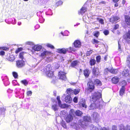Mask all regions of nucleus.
I'll list each match as a JSON object with an SVG mask.
<instances>
[{
  "mask_svg": "<svg viewBox=\"0 0 130 130\" xmlns=\"http://www.w3.org/2000/svg\"><path fill=\"white\" fill-rule=\"evenodd\" d=\"M92 53V51H88L87 53V56L89 55Z\"/></svg>",
  "mask_w": 130,
  "mask_h": 130,
  "instance_id": "53",
  "label": "nucleus"
},
{
  "mask_svg": "<svg viewBox=\"0 0 130 130\" xmlns=\"http://www.w3.org/2000/svg\"><path fill=\"white\" fill-rule=\"evenodd\" d=\"M5 54V52L3 51H2L0 52V54L2 55H3Z\"/></svg>",
  "mask_w": 130,
  "mask_h": 130,
  "instance_id": "58",
  "label": "nucleus"
},
{
  "mask_svg": "<svg viewBox=\"0 0 130 130\" xmlns=\"http://www.w3.org/2000/svg\"><path fill=\"white\" fill-rule=\"evenodd\" d=\"M119 79L117 77H114V84H116L119 81Z\"/></svg>",
  "mask_w": 130,
  "mask_h": 130,
  "instance_id": "36",
  "label": "nucleus"
},
{
  "mask_svg": "<svg viewBox=\"0 0 130 130\" xmlns=\"http://www.w3.org/2000/svg\"><path fill=\"white\" fill-rule=\"evenodd\" d=\"M100 35V32L98 31L95 32L94 34V35L95 37H98Z\"/></svg>",
  "mask_w": 130,
  "mask_h": 130,
  "instance_id": "41",
  "label": "nucleus"
},
{
  "mask_svg": "<svg viewBox=\"0 0 130 130\" xmlns=\"http://www.w3.org/2000/svg\"><path fill=\"white\" fill-rule=\"evenodd\" d=\"M127 62L128 63H130V56L128 57L127 58Z\"/></svg>",
  "mask_w": 130,
  "mask_h": 130,
  "instance_id": "52",
  "label": "nucleus"
},
{
  "mask_svg": "<svg viewBox=\"0 0 130 130\" xmlns=\"http://www.w3.org/2000/svg\"><path fill=\"white\" fill-rule=\"evenodd\" d=\"M92 117L96 122H97L99 121L100 119L99 115L97 112H94L92 115Z\"/></svg>",
  "mask_w": 130,
  "mask_h": 130,
  "instance_id": "4",
  "label": "nucleus"
},
{
  "mask_svg": "<svg viewBox=\"0 0 130 130\" xmlns=\"http://www.w3.org/2000/svg\"><path fill=\"white\" fill-rule=\"evenodd\" d=\"M73 118V117L72 115H69L66 117V120L67 122H70L72 120Z\"/></svg>",
  "mask_w": 130,
  "mask_h": 130,
  "instance_id": "8",
  "label": "nucleus"
},
{
  "mask_svg": "<svg viewBox=\"0 0 130 130\" xmlns=\"http://www.w3.org/2000/svg\"><path fill=\"white\" fill-rule=\"evenodd\" d=\"M57 52L59 53L65 54L66 52V50L64 48L59 49L57 50Z\"/></svg>",
  "mask_w": 130,
  "mask_h": 130,
  "instance_id": "20",
  "label": "nucleus"
},
{
  "mask_svg": "<svg viewBox=\"0 0 130 130\" xmlns=\"http://www.w3.org/2000/svg\"><path fill=\"white\" fill-rule=\"evenodd\" d=\"M95 61L94 59H91L90 61V64L91 66L94 65L95 63Z\"/></svg>",
  "mask_w": 130,
  "mask_h": 130,
  "instance_id": "31",
  "label": "nucleus"
},
{
  "mask_svg": "<svg viewBox=\"0 0 130 130\" xmlns=\"http://www.w3.org/2000/svg\"><path fill=\"white\" fill-rule=\"evenodd\" d=\"M0 110H1L2 112L6 110V109L4 108H0Z\"/></svg>",
  "mask_w": 130,
  "mask_h": 130,
  "instance_id": "59",
  "label": "nucleus"
},
{
  "mask_svg": "<svg viewBox=\"0 0 130 130\" xmlns=\"http://www.w3.org/2000/svg\"><path fill=\"white\" fill-rule=\"evenodd\" d=\"M27 94L28 96H30L32 94V92L31 91H28L27 92Z\"/></svg>",
  "mask_w": 130,
  "mask_h": 130,
  "instance_id": "51",
  "label": "nucleus"
},
{
  "mask_svg": "<svg viewBox=\"0 0 130 130\" xmlns=\"http://www.w3.org/2000/svg\"><path fill=\"white\" fill-rule=\"evenodd\" d=\"M79 105L80 106H82L83 107H84L86 108L87 107V106L86 104V102L84 100H82L80 101L79 103Z\"/></svg>",
  "mask_w": 130,
  "mask_h": 130,
  "instance_id": "13",
  "label": "nucleus"
},
{
  "mask_svg": "<svg viewBox=\"0 0 130 130\" xmlns=\"http://www.w3.org/2000/svg\"><path fill=\"white\" fill-rule=\"evenodd\" d=\"M46 46L49 47H50L51 48H54V47L53 45L50 44H46Z\"/></svg>",
  "mask_w": 130,
  "mask_h": 130,
  "instance_id": "44",
  "label": "nucleus"
},
{
  "mask_svg": "<svg viewBox=\"0 0 130 130\" xmlns=\"http://www.w3.org/2000/svg\"><path fill=\"white\" fill-rule=\"evenodd\" d=\"M52 108L54 111H57L58 109V106L56 105H54L52 106Z\"/></svg>",
  "mask_w": 130,
  "mask_h": 130,
  "instance_id": "28",
  "label": "nucleus"
},
{
  "mask_svg": "<svg viewBox=\"0 0 130 130\" xmlns=\"http://www.w3.org/2000/svg\"><path fill=\"white\" fill-rule=\"evenodd\" d=\"M99 22L100 23H101L102 24H104V22L103 19H100L99 20Z\"/></svg>",
  "mask_w": 130,
  "mask_h": 130,
  "instance_id": "54",
  "label": "nucleus"
},
{
  "mask_svg": "<svg viewBox=\"0 0 130 130\" xmlns=\"http://www.w3.org/2000/svg\"><path fill=\"white\" fill-rule=\"evenodd\" d=\"M129 71L127 70H124L122 73V75L123 76H126L128 75Z\"/></svg>",
  "mask_w": 130,
  "mask_h": 130,
  "instance_id": "16",
  "label": "nucleus"
},
{
  "mask_svg": "<svg viewBox=\"0 0 130 130\" xmlns=\"http://www.w3.org/2000/svg\"><path fill=\"white\" fill-rule=\"evenodd\" d=\"M26 43L27 44L30 45H32L33 44V43L32 42H27Z\"/></svg>",
  "mask_w": 130,
  "mask_h": 130,
  "instance_id": "55",
  "label": "nucleus"
},
{
  "mask_svg": "<svg viewBox=\"0 0 130 130\" xmlns=\"http://www.w3.org/2000/svg\"><path fill=\"white\" fill-rule=\"evenodd\" d=\"M2 49L4 50H8V48L6 47H4L2 48Z\"/></svg>",
  "mask_w": 130,
  "mask_h": 130,
  "instance_id": "61",
  "label": "nucleus"
},
{
  "mask_svg": "<svg viewBox=\"0 0 130 130\" xmlns=\"http://www.w3.org/2000/svg\"><path fill=\"white\" fill-rule=\"evenodd\" d=\"M122 83L124 85H125L126 84V82L125 80H123L122 82Z\"/></svg>",
  "mask_w": 130,
  "mask_h": 130,
  "instance_id": "57",
  "label": "nucleus"
},
{
  "mask_svg": "<svg viewBox=\"0 0 130 130\" xmlns=\"http://www.w3.org/2000/svg\"><path fill=\"white\" fill-rule=\"evenodd\" d=\"M125 21L126 24L128 25H130V17L128 15L125 16Z\"/></svg>",
  "mask_w": 130,
  "mask_h": 130,
  "instance_id": "11",
  "label": "nucleus"
},
{
  "mask_svg": "<svg viewBox=\"0 0 130 130\" xmlns=\"http://www.w3.org/2000/svg\"><path fill=\"white\" fill-rule=\"evenodd\" d=\"M15 59V57L13 55H10L8 58V59L11 61H13Z\"/></svg>",
  "mask_w": 130,
  "mask_h": 130,
  "instance_id": "25",
  "label": "nucleus"
},
{
  "mask_svg": "<svg viewBox=\"0 0 130 130\" xmlns=\"http://www.w3.org/2000/svg\"><path fill=\"white\" fill-rule=\"evenodd\" d=\"M102 130H109V129L105 128H103L102 129Z\"/></svg>",
  "mask_w": 130,
  "mask_h": 130,
  "instance_id": "64",
  "label": "nucleus"
},
{
  "mask_svg": "<svg viewBox=\"0 0 130 130\" xmlns=\"http://www.w3.org/2000/svg\"><path fill=\"white\" fill-rule=\"evenodd\" d=\"M91 130H99L98 128L92 125L90 128Z\"/></svg>",
  "mask_w": 130,
  "mask_h": 130,
  "instance_id": "39",
  "label": "nucleus"
},
{
  "mask_svg": "<svg viewBox=\"0 0 130 130\" xmlns=\"http://www.w3.org/2000/svg\"><path fill=\"white\" fill-rule=\"evenodd\" d=\"M21 83L25 86H26L28 84V82L26 80H24L21 81Z\"/></svg>",
  "mask_w": 130,
  "mask_h": 130,
  "instance_id": "34",
  "label": "nucleus"
},
{
  "mask_svg": "<svg viewBox=\"0 0 130 130\" xmlns=\"http://www.w3.org/2000/svg\"><path fill=\"white\" fill-rule=\"evenodd\" d=\"M67 93L69 95H71L73 94V90L70 88L67 89Z\"/></svg>",
  "mask_w": 130,
  "mask_h": 130,
  "instance_id": "26",
  "label": "nucleus"
},
{
  "mask_svg": "<svg viewBox=\"0 0 130 130\" xmlns=\"http://www.w3.org/2000/svg\"><path fill=\"white\" fill-rule=\"evenodd\" d=\"M74 113L75 111L73 109H71L69 111V115H72L73 116Z\"/></svg>",
  "mask_w": 130,
  "mask_h": 130,
  "instance_id": "35",
  "label": "nucleus"
},
{
  "mask_svg": "<svg viewBox=\"0 0 130 130\" xmlns=\"http://www.w3.org/2000/svg\"><path fill=\"white\" fill-rule=\"evenodd\" d=\"M113 71L114 70L113 69H111V70H108V69H106L105 70V74H106L105 73V72H107V71L109 72H110L112 73H113Z\"/></svg>",
  "mask_w": 130,
  "mask_h": 130,
  "instance_id": "33",
  "label": "nucleus"
},
{
  "mask_svg": "<svg viewBox=\"0 0 130 130\" xmlns=\"http://www.w3.org/2000/svg\"><path fill=\"white\" fill-rule=\"evenodd\" d=\"M86 8L84 7H83L81 9L80 12L79 11V13L80 14H82L84 13L86 10Z\"/></svg>",
  "mask_w": 130,
  "mask_h": 130,
  "instance_id": "21",
  "label": "nucleus"
},
{
  "mask_svg": "<svg viewBox=\"0 0 130 130\" xmlns=\"http://www.w3.org/2000/svg\"><path fill=\"white\" fill-rule=\"evenodd\" d=\"M94 83L97 85L100 86L102 85L101 82L98 79L95 80Z\"/></svg>",
  "mask_w": 130,
  "mask_h": 130,
  "instance_id": "27",
  "label": "nucleus"
},
{
  "mask_svg": "<svg viewBox=\"0 0 130 130\" xmlns=\"http://www.w3.org/2000/svg\"><path fill=\"white\" fill-rule=\"evenodd\" d=\"M60 99V96H58L57 97V99L58 101V104L59 106L60 107L62 108H65L66 107V104H61Z\"/></svg>",
  "mask_w": 130,
  "mask_h": 130,
  "instance_id": "5",
  "label": "nucleus"
},
{
  "mask_svg": "<svg viewBox=\"0 0 130 130\" xmlns=\"http://www.w3.org/2000/svg\"><path fill=\"white\" fill-rule=\"evenodd\" d=\"M92 42L93 44H98L99 42L97 40L95 39H93L92 41Z\"/></svg>",
  "mask_w": 130,
  "mask_h": 130,
  "instance_id": "37",
  "label": "nucleus"
},
{
  "mask_svg": "<svg viewBox=\"0 0 130 130\" xmlns=\"http://www.w3.org/2000/svg\"><path fill=\"white\" fill-rule=\"evenodd\" d=\"M43 71L45 73L46 75L49 77H52L53 76V71L51 66L50 64H48L44 68Z\"/></svg>",
  "mask_w": 130,
  "mask_h": 130,
  "instance_id": "2",
  "label": "nucleus"
},
{
  "mask_svg": "<svg viewBox=\"0 0 130 130\" xmlns=\"http://www.w3.org/2000/svg\"><path fill=\"white\" fill-rule=\"evenodd\" d=\"M119 27V25L118 24H116L114 26V29H116L118 28Z\"/></svg>",
  "mask_w": 130,
  "mask_h": 130,
  "instance_id": "56",
  "label": "nucleus"
},
{
  "mask_svg": "<svg viewBox=\"0 0 130 130\" xmlns=\"http://www.w3.org/2000/svg\"><path fill=\"white\" fill-rule=\"evenodd\" d=\"M90 73V71L87 69H85L84 71V74L86 77H88Z\"/></svg>",
  "mask_w": 130,
  "mask_h": 130,
  "instance_id": "17",
  "label": "nucleus"
},
{
  "mask_svg": "<svg viewBox=\"0 0 130 130\" xmlns=\"http://www.w3.org/2000/svg\"><path fill=\"white\" fill-rule=\"evenodd\" d=\"M83 119L85 121L90 122L91 121V118L90 116H84Z\"/></svg>",
  "mask_w": 130,
  "mask_h": 130,
  "instance_id": "23",
  "label": "nucleus"
},
{
  "mask_svg": "<svg viewBox=\"0 0 130 130\" xmlns=\"http://www.w3.org/2000/svg\"><path fill=\"white\" fill-rule=\"evenodd\" d=\"M61 124L64 128H66V123L64 121H62L61 122Z\"/></svg>",
  "mask_w": 130,
  "mask_h": 130,
  "instance_id": "38",
  "label": "nucleus"
},
{
  "mask_svg": "<svg viewBox=\"0 0 130 130\" xmlns=\"http://www.w3.org/2000/svg\"><path fill=\"white\" fill-rule=\"evenodd\" d=\"M67 113L66 111H62L61 112L60 114L61 115H62L63 117H64V116Z\"/></svg>",
  "mask_w": 130,
  "mask_h": 130,
  "instance_id": "43",
  "label": "nucleus"
},
{
  "mask_svg": "<svg viewBox=\"0 0 130 130\" xmlns=\"http://www.w3.org/2000/svg\"><path fill=\"white\" fill-rule=\"evenodd\" d=\"M58 77L59 78L62 80H65L66 79V77L65 73L63 72H60L59 73Z\"/></svg>",
  "mask_w": 130,
  "mask_h": 130,
  "instance_id": "3",
  "label": "nucleus"
},
{
  "mask_svg": "<svg viewBox=\"0 0 130 130\" xmlns=\"http://www.w3.org/2000/svg\"><path fill=\"white\" fill-rule=\"evenodd\" d=\"M21 49V48H19L18 50L16 51V53H18L20 51V50Z\"/></svg>",
  "mask_w": 130,
  "mask_h": 130,
  "instance_id": "62",
  "label": "nucleus"
},
{
  "mask_svg": "<svg viewBox=\"0 0 130 130\" xmlns=\"http://www.w3.org/2000/svg\"><path fill=\"white\" fill-rule=\"evenodd\" d=\"M126 36L127 39H130V30L128 31L126 33Z\"/></svg>",
  "mask_w": 130,
  "mask_h": 130,
  "instance_id": "40",
  "label": "nucleus"
},
{
  "mask_svg": "<svg viewBox=\"0 0 130 130\" xmlns=\"http://www.w3.org/2000/svg\"><path fill=\"white\" fill-rule=\"evenodd\" d=\"M81 121H80L79 122V125H80L82 128H85L86 126V125H85V122L84 121H82L81 122Z\"/></svg>",
  "mask_w": 130,
  "mask_h": 130,
  "instance_id": "29",
  "label": "nucleus"
},
{
  "mask_svg": "<svg viewBox=\"0 0 130 130\" xmlns=\"http://www.w3.org/2000/svg\"><path fill=\"white\" fill-rule=\"evenodd\" d=\"M42 47L40 45H36L33 47L32 48L35 51H38Z\"/></svg>",
  "mask_w": 130,
  "mask_h": 130,
  "instance_id": "14",
  "label": "nucleus"
},
{
  "mask_svg": "<svg viewBox=\"0 0 130 130\" xmlns=\"http://www.w3.org/2000/svg\"><path fill=\"white\" fill-rule=\"evenodd\" d=\"M120 19L119 18L118 16L114 17V22L117 21Z\"/></svg>",
  "mask_w": 130,
  "mask_h": 130,
  "instance_id": "47",
  "label": "nucleus"
},
{
  "mask_svg": "<svg viewBox=\"0 0 130 130\" xmlns=\"http://www.w3.org/2000/svg\"><path fill=\"white\" fill-rule=\"evenodd\" d=\"M120 130H130V126L127 125L125 127L122 125Z\"/></svg>",
  "mask_w": 130,
  "mask_h": 130,
  "instance_id": "19",
  "label": "nucleus"
},
{
  "mask_svg": "<svg viewBox=\"0 0 130 130\" xmlns=\"http://www.w3.org/2000/svg\"><path fill=\"white\" fill-rule=\"evenodd\" d=\"M73 102L75 103H77V102L78 101V98L77 97H75L74 98L73 100Z\"/></svg>",
  "mask_w": 130,
  "mask_h": 130,
  "instance_id": "48",
  "label": "nucleus"
},
{
  "mask_svg": "<svg viewBox=\"0 0 130 130\" xmlns=\"http://www.w3.org/2000/svg\"><path fill=\"white\" fill-rule=\"evenodd\" d=\"M74 45L75 47L79 48L81 46V43L78 40H76L74 42Z\"/></svg>",
  "mask_w": 130,
  "mask_h": 130,
  "instance_id": "10",
  "label": "nucleus"
},
{
  "mask_svg": "<svg viewBox=\"0 0 130 130\" xmlns=\"http://www.w3.org/2000/svg\"><path fill=\"white\" fill-rule=\"evenodd\" d=\"M16 65L18 68L23 66L24 65V62L23 61L18 60L17 61Z\"/></svg>",
  "mask_w": 130,
  "mask_h": 130,
  "instance_id": "7",
  "label": "nucleus"
},
{
  "mask_svg": "<svg viewBox=\"0 0 130 130\" xmlns=\"http://www.w3.org/2000/svg\"><path fill=\"white\" fill-rule=\"evenodd\" d=\"M13 76L15 78H17L18 77V75L17 73L15 72L13 73Z\"/></svg>",
  "mask_w": 130,
  "mask_h": 130,
  "instance_id": "50",
  "label": "nucleus"
},
{
  "mask_svg": "<svg viewBox=\"0 0 130 130\" xmlns=\"http://www.w3.org/2000/svg\"><path fill=\"white\" fill-rule=\"evenodd\" d=\"M126 2V0H123L122 3L123 5L125 4Z\"/></svg>",
  "mask_w": 130,
  "mask_h": 130,
  "instance_id": "63",
  "label": "nucleus"
},
{
  "mask_svg": "<svg viewBox=\"0 0 130 130\" xmlns=\"http://www.w3.org/2000/svg\"><path fill=\"white\" fill-rule=\"evenodd\" d=\"M79 63V62L76 60L72 62L71 64V66L73 67H74L75 66L78 65Z\"/></svg>",
  "mask_w": 130,
  "mask_h": 130,
  "instance_id": "22",
  "label": "nucleus"
},
{
  "mask_svg": "<svg viewBox=\"0 0 130 130\" xmlns=\"http://www.w3.org/2000/svg\"><path fill=\"white\" fill-rule=\"evenodd\" d=\"M103 33L106 35H107L109 34V32L108 30H105L103 31Z\"/></svg>",
  "mask_w": 130,
  "mask_h": 130,
  "instance_id": "49",
  "label": "nucleus"
},
{
  "mask_svg": "<svg viewBox=\"0 0 130 130\" xmlns=\"http://www.w3.org/2000/svg\"><path fill=\"white\" fill-rule=\"evenodd\" d=\"M96 60L97 62H99L101 59V57L100 56H98L96 57Z\"/></svg>",
  "mask_w": 130,
  "mask_h": 130,
  "instance_id": "42",
  "label": "nucleus"
},
{
  "mask_svg": "<svg viewBox=\"0 0 130 130\" xmlns=\"http://www.w3.org/2000/svg\"><path fill=\"white\" fill-rule=\"evenodd\" d=\"M93 74L95 76H97L99 74V69L97 68H94L92 69Z\"/></svg>",
  "mask_w": 130,
  "mask_h": 130,
  "instance_id": "6",
  "label": "nucleus"
},
{
  "mask_svg": "<svg viewBox=\"0 0 130 130\" xmlns=\"http://www.w3.org/2000/svg\"><path fill=\"white\" fill-rule=\"evenodd\" d=\"M65 102L67 103H70L72 102V99L69 96H66L65 99Z\"/></svg>",
  "mask_w": 130,
  "mask_h": 130,
  "instance_id": "15",
  "label": "nucleus"
},
{
  "mask_svg": "<svg viewBox=\"0 0 130 130\" xmlns=\"http://www.w3.org/2000/svg\"><path fill=\"white\" fill-rule=\"evenodd\" d=\"M125 91V87L124 86H123L121 88L120 92V95H122L124 93V91Z\"/></svg>",
  "mask_w": 130,
  "mask_h": 130,
  "instance_id": "24",
  "label": "nucleus"
},
{
  "mask_svg": "<svg viewBox=\"0 0 130 130\" xmlns=\"http://www.w3.org/2000/svg\"><path fill=\"white\" fill-rule=\"evenodd\" d=\"M63 3V2L62 1H58L57 3H56V5L57 6H59L61 5Z\"/></svg>",
  "mask_w": 130,
  "mask_h": 130,
  "instance_id": "46",
  "label": "nucleus"
},
{
  "mask_svg": "<svg viewBox=\"0 0 130 130\" xmlns=\"http://www.w3.org/2000/svg\"><path fill=\"white\" fill-rule=\"evenodd\" d=\"M88 88L90 89H93L94 88V86L93 85V82L90 80L88 83Z\"/></svg>",
  "mask_w": 130,
  "mask_h": 130,
  "instance_id": "12",
  "label": "nucleus"
},
{
  "mask_svg": "<svg viewBox=\"0 0 130 130\" xmlns=\"http://www.w3.org/2000/svg\"><path fill=\"white\" fill-rule=\"evenodd\" d=\"M24 55V53L23 52H21L20 53L19 55L20 58L22 59H23V55Z\"/></svg>",
  "mask_w": 130,
  "mask_h": 130,
  "instance_id": "45",
  "label": "nucleus"
},
{
  "mask_svg": "<svg viewBox=\"0 0 130 130\" xmlns=\"http://www.w3.org/2000/svg\"><path fill=\"white\" fill-rule=\"evenodd\" d=\"M101 96L102 94L101 93L95 92L90 97V101L99 105L100 100H101Z\"/></svg>",
  "mask_w": 130,
  "mask_h": 130,
  "instance_id": "1",
  "label": "nucleus"
},
{
  "mask_svg": "<svg viewBox=\"0 0 130 130\" xmlns=\"http://www.w3.org/2000/svg\"><path fill=\"white\" fill-rule=\"evenodd\" d=\"M80 90L79 89H75L73 90V94L76 95L78 94L80 92Z\"/></svg>",
  "mask_w": 130,
  "mask_h": 130,
  "instance_id": "32",
  "label": "nucleus"
},
{
  "mask_svg": "<svg viewBox=\"0 0 130 130\" xmlns=\"http://www.w3.org/2000/svg\"><path fill=\"white\" fill-rule=\"evenodd\" d=\"M118 70L117 69H114V74L117 73Z\"/></svg>",
  "mask_w": 130,
  "mask_h": 130,
  "instance_id": "60",
  "label": "nucleus"
},
{
  "mask_svg": "<svg viewBox=\"0 0 130 130\" xmlns=\"http://www.w3.org/2000/svg\"><path fill=\"white\" fill-rule=\"evenodd\" d=\"M50 53H51L50 52H48L47 51H45L41 53V56L43 58H44L45 57V56L46 55H48V54H50Z\"/></svg>",
  "mask_w": 130,
  "mask_h": 130,
  "instance_id": "18",
  "label": "nucleus"
},
{
  "mask_svg": "<svg viewBox=\"0 0 130 130\" xmlns=\"http://www.w3.org/2000/svg\"><path fill=\"white\" fill-rule=\"evenodd\" d=\"M75 113L76 115L78 116H80L83 114L82 112L79 110H77L76 111Z\"/></svg>",
  "mask_w": 130,
  "mask_h": 130,
  "instance_id": "30",
  "label": "nucleus"
},
{
  "mask_svg": "<svg viewBox=\"0 0 130 130\" xmlns=\"http://www.w3.org/2000/svg\"><path fill=\"white\" fill-rule=\"evenodd\" d=\"M99 106L98 104L94 103H92L91 104L89 107V108L90 109H92L98 107Z\"/></svg>",
  "mask_w": 130,
  "mask_h": 130,
  "instance_id": "9",
  "label": "nucleus"
}]
</instances>
